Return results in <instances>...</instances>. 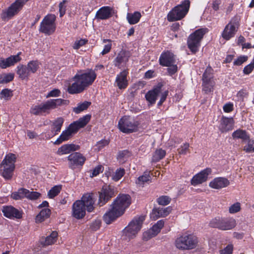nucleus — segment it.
Listing matches in <instances>:
<instances>
[{
  "mask_svg": "<svg viewBox=\"0 0 254 254\" xmlns=\"http://www.w3.org/2000/svg\"><path fill=\"white\" fill-rule=\"evenodd\" d=\"M96 76L95 71L91 69L78 71L72 78L73 82L68 87L67 92L71 94L82 92L93 84Z\"/></svg>",
  "mask_w": 254,
  "mask_h": 254,
  "instance_id": "nucleus-1",
  "label": "nucleus"
},
{
  "mask_svg": "<svg viewBox=\"0 0 254 254\" xmlns=\"http://www.w3.org/2000/svg\"><path fill=\"white\" fill-rule=\"evenodd\" d=\"M131 204V197L127 194H120L110 205L109 210L104 215V222L110 224L122 216Z\"/></svg>",
  "mask_w": 254,
  "mask_h": 254,
  "instance_id": "nucleus-2",
  "label": "nucleus"
},
{
  "mask_svg": "<svg viewBox=\"0 0 254 254\" xmlns=\"http://www.w3.org/2000/svg\"><path fill=\"white\" fill-rule=\"evenodd\" d=\"M68 103V101L61 98L50 99L40 104L32 106L30 112L36 116H46L49 114L51 110Z\"/></svg>",
  "mask_w": 254,
  "mask_h": 254,
  "instance_id": "nucleus-3",
  "label": "nucleus"
},
{
  "mask_svg": "<svg viewBox=\"0 0 254 254\" xmlns=\"http://www.w3.org/2000/svg\"><path fill=\"white\" fill-rule=\"evenodd\" d=\"M91 119V115H86L70 124L68 127L63 131L56 141V144H60L63 141L68 140L73 134L76 133L79 129L84 127Z\"/></svg>",
  "mask_w": 254,
  "mask_h": 254,
  "instance_id": "nucleus-4",
  "label": "nucleus"
},
{
  "mask_svg": "<svg viewBox=\"0 0 254 254\" xmlns=\"http://www.w3.org/2000/svg\"><path fill=\"white\" fill-rule=\"evenodd\" d=\"M163 84L158 83L151 90H149L145 94V98L148 103V106L154 105L158 97L160 100L157 103V106L159 108L166 100L169 94L168 90L163 89Z\"/></svg>",
  "mask_w": 254,
  "mask_h": 254,
  "instance_id": "nucleus-5",
  "label": "nucleus"
},
{
  "mask_svg": "<svg viewBox=\"0 0 254 254\" xmlns=\"http://www.w3.org/2000/svg\"><path fill=\"white\" fill-rule=\"evenodd\" d=\"M198 238L192 234H183L175 240V246L181 250H190L195 248L198 244Z\"/></svg>",
  "mask_w": 254,
  "mask_h": 254,
  "instance_id": "nucleus-6",
  "label": "nucleus"
},
{
  "mask_svg": "<svg viewBox=\"0 0 254 254\" xmlns=\"http://www.w3.org/2000/svg\"><path fill=\"white\" fill-rule=\"evenodd\" d=\"M190 6L189 0H185L180 4L174 7L168 14L167 20L169 22L178 21L183 18L187 14Z\"/></svg>",
  "mask_w": 254,
  "mask_h": 254,
  "instance_id": "nucleus-7",
  "label": "nucleus"
},
{
  "mask_svg": "<svg viewBox=\"0 0 254 254\" xmlns=\"http://www.w3.org/2000/svg\"><path fill=\"white\" fill-rule=\"evenodd\" d=\"M16 156L14 154L9 153L6 155L1 162L0 171L2 176L5 179H10L15 168L14 163Z\"/></svg>",
  "mask_w": 254,
  "mask_h": 254,
  "instance_id": "nucleus-8",
  "label": "nucleus"
},
{
  "mask_svg": "<svg viewBox=\"0 0 254 254\" xmlns=\"http://www.w3.org/2000/svg\"><path fill=\"white\" fill-rule=\"evenodd\" d=\"M206 32V29L200 28L195 30L189 36L187 41L188 47L193 54H195L198 51L201 41Z\"/></svg>",
  "mask_w": 254,
  "mask_h": 254,
  "instance_id": "nucleus-9",
  "label": "nucleus"
},
{
  "mask_svg": "<svg viewBox=\"0 0 254 254\" xmlns=\"http://www.w3.org/2000/svg\"><path fill=\"white\" fill-rule=\"evenodd\" d=\"M139 123L129 116H124L119 121L118 127L120 131L126 133H130L137 131Z\"/></svg>",
  "mask_w": 254,
  "mask_h": 254,
  "instance_id": "nucleus-10",
  "label": "nucleus"
},
{
  "mask_svg": "<svg viewBox=\"0 0 254 254\" xmlns=\"http://www.w3.org/2000/svg\"><path fill=\"white\" fill-rule=\"evenodd\" d=\"M209 226L221 230L226 231L233 229L236 226V221L233 218L215 217L209 222Z\"/></svg>",
  "mask_w": 254,
  "mask_h": 254,
  "instance_id": "nucleus-11",
  "label": "nucleus"
},
{
  "mask_svg": "<svg viewBox=\"0 0 254 254\" xmlns=\"http://www.w3.org/2000/svg\"><path fill=\"white\" fill-rule=\"evenodd\" d=\"M56 17L54 14L46 15L40 24V32L47 35L53 33L56 30Z\"/></svg>",
  "mask_w": 254,
  "mask_h": 254,
  "instance_id": "nucleus-12",
  "label": "nucleus"
},
{
  "mask_svg": "<svg viewBox=\"0 0 254 254\" xmlns=\"http://www.w3.org/2000/svg\"><path fill=\"white\" fill-rule=\"evenodd\" d=\"M25 3V0H16L5 11L2 13L3 19H9L17 14Z\"/></svg>",
  "mask_w": 254,
  "mask_h": 254,
  "instance_id": "nucleus-13",
  "label": "nucleus"
},
{
  "mask_svg": "<svg viewBox=\"0 0 254 254\" xmlns=\"http://www.w3.org/2000/svg\"><path fill=\"white\" fill-rule=\"evenodd\" d=\"M99 193L98 204L100 206H102L115 195V191L112 187L105 185L103 186Z\"/></svg>",
  "mask_w": 254,
  "mask_h": 254,
  "instance_id": "nucleus-14",
  "label": "nucleus"
},
{
  "mask_svg": "<svg viewBox=\"0 0 254 254\" xmlns=\"http://www.w3.org/2000/svg\"><path fill=\"white\" fill-rule=\"evenodd\" d=\"M67 158L69 162V167L72 169L78 166H82L86 160V158L79 152L72 153L68 155Z\"/></svg>",
  "mask_w": 254,
  "mask_h": 254,
  "instance_id": "nucleus-15",
  "label": "nucleus"
},
{
  "mask_svg": "<svg viewBox=\"0 0 254 254\" xmlns=\"http://www.w3.org/2000/svg\"><path fill=\"white\" fill-rule=\"evenodd\" d=\"M238 29V24L231 20L225 27L222 32L221 37L225 40H229L231 38L234 37Z\"/></svg>",
  "mask_w": 254,
  "mask_h": 254,
  "instance_id": "nucleus-16",
  "label": "nucleus"
},
{
  "mask_svg": "<svg viewBox=\"0 0 254 254\" xmlns=\"http://www.w3.org/2000/svg\"><path fill=\"white\" fill-rule=\"evenodd\" d=\"M211 173V169L207 168L201 171L199 173L194 175L191 180L190 183L195 186L206 182L208 178V176Z\"/></svg>",
  "mask_w": 254,
  "mask_h": 254,
  "instance_id": "nucleus-17",
  "label": "nucleus"
},
{
  "mask_svg": "<svg viewBox=\"0 0 254 254\" xmlns=\"http://www.w3.org/2000/svg\"><path fill=\"white\" fill-rule=\"evenodd\" d=\"M21 54V52H19L17 55L11 56L6 59L0 58V67L1 68H6L8 67L14 65L15 64L21 60V58L20 57Z\"/></svg>",
  "mask_w": 254,
  "mask_h": 254,
  "instance_id": "nucleus-18",
  "label": "nucleus"
},
{
  "mask_svg": "<svg viewBox=\"0 0 254 254\" xmlns=\"http://www.w3.org/2000/svg\"><path fill=\"white\" fill-rule=\"evenodd\" d=\"M175 55L170 51H164L159 58V64L164 66H170L175 64Z\"/></svg>",
  "mask_w": 254,
  "mask_h": 254,
  "instance_id": "nucleus-19",
  "label": "nucleus"
},
{
  "mask_svg": "<svg viewBox=\"0 0 254 254\" xmlns=\"http://www.w3.org/2000/svg\"><path fill=\"white\" fill-rule=\"evenodd\" d=\"M2 212L4 216L10 219H20L22 212L12 206H3Z\"/></svg>",
  "mask_w": 254,
  "mask_h": 254,
  "instance_id": "nucleus-20",
  "label": "nucleus"
},
{
  "mask_svg": "<svg viewBox=\"0 0 254 254\" xmlns=\"http://www.w3.org/2000/svg\"><path fill=\"white\" fill-rule=\"evenodd\" d=\"M83 204L84 207L86 208L88 212H92L94 209V204L95 198L93 193H86L83 195L81 200H78Z\"/></svg>",
  "mask_w": 254,
  "mask_h": 254,
  "instance_id": "nucleus-21",
  "label": "nucleus"
},
{
  "mask_svg": "<svg viewBox=\"0 0 254 254\" xmlns=\"http://www.w3.org/2000/svg\"><path fill=\"white\" fill-rule=\"evenodd\" d=\"M85 208L83 204L79 200H76L72 205V216L76 219L82 218L85 215Z\"/></svg>",
  "mask_w": 254,
  "mask_h": 254,
  "instance_id": "nucleus-22",
  "label": "nucleus"
},
{
  "mask_svg": "<svg viewBox=\"0 0 254 254\" xmlns=\"http://www.w3.org/2000/svg\"><path fill=\"white\" fill-rule=\"evenodd\" d=\"M234 121L233 118L223 116L220 120L219 129L222 132H226L233 128Z\"/></svg>",
  "mask_w": 254,
  "mask_h": 254,
  "instance_id": "nucleus-23",
  "label": "nucleus"
},
{
  "mask_svg": "<svg viewBox=\"0 0 254 254\" xmlns=\"http://www.w3.org/2000/svg\"><path fill=\"white\" fill-rule=\"evenodd\" d=\"M171 210V207L155 208L152 210L150 217L153 220H156L159 217H164L169 215Z\"/></svg>",
  "mask_w": 254,
  "mask_h": 254,
  "instance_id": "nucleus-24",
  "label": "nucleus"
},
{
  "mask_svg": "<svg viewBox=\"0 0 254 254\" xmlns=\"http://www.w3.org/2000/svg\"><path fill=\"white\" fill-rule=\"evenodd\" d=\"M80 146L74 144H66L59 147L56 154L59 156L70 153L71 152L78 150Z\"/></svg>",
  "mask_w": 254,
  "mask_h": 254,
  "instance_id": "nucleus-25",
  "label": "nucleus"
},
{
  "mask_svg": "<svg viewBox=\"0 0 254 254\" xmlns=\"http://www.w3.org/2000/svg\"><path fill=\"white\" fill-rule=\"evenodd\" d=\"M229 184V181L227 179L218 177L210 182L209 187L214 189H220L227 187Z\"/></svg>",
  "mask_w": 254,
  "mask_h": 254,
  "instance_id": "nucleus-26",
  "label": "nucleus"
},
{
  "mask_svg": "<svg viewBox=\"0 0 254 254\" xmlns=\"http://www.w3.org/2000/svg\"><path fill=\"white\" fill-rule=\"evenodd\" d=\"M129 56L126 51H121L114 61L116 66L120 68L128 61Z\"/></svg>",
  "mask_w": 254,
  "mask_h": 254,
  "instance_id": "nucleus-27",
  "label": "nucleus"
},
{
  "mask_svg": "<svg viewBox=\"0 0 254 254\" xmlns=\"http://www.w3.org/2000/svg\"><path fill=\"white\" fill-rule=\"evenodd\" d=\"M112 8L110 6H103L97 11L95 17L99 19H107L112 16Z\"/></svg>",
  "mask_w": 254,
  "mask_h": 254,
  "instance_id": "nucleus-28",
  "label": "nucleus"
},
{
  "mask_svg": "<svg viewBox=\"0 0 254 254\" xmlns=\"http://www.w3.org/2000/svg\"><path fill=\"white\" fill-rule=\"evenodd\" d=\"M127 73L126 70H124L117 76L116 82L118 87L120 89L126 88L128 85V81L127 78Z\"/></svg>",
  "mask_w": 254,
  "mask_h": 254,
  "instance_id": "nucleus-29",
  "label": "nucleus"
},
{
  "mask_svg": "<svg viewBox=\"0 0 254 254\" xmlns=\"http://www.w3.org/2000/svg\"><path fill=\"white\" fill-rule=\"evenodd\" d=\"M144 220L145 216L143 215L136 216L132 220L128 225H131V227L132 229H134L136 232L138 233L140 231Z\"/></svg>",
  "mask_w": 254,
  "mask_h": 254,
  "instance_id": "nucleus-30",
  "label": "nucleus"
},
{
  "mask_svg": "<svg viewBox=\"0 0 254 254\" xmlns=\"http://www.w3.org/2000/svg\"><path fill=\"white\" fill-rule=\"evenodd\" d=\"M17 74L22 80H27L30 76V73L26 66L23 64H19L17 66Z\"/></svg>",
  "mask_w": 254,
  "mask_h": 254,
  "instance_id": "nucleus-31",
  "label": "nucleus"
},
{
  "mask_svg": "<svg viewBox=\"0 0 254 254\" xmlns=\"http://www.w3.org/2000/svg\"><path fill=\"white\" fill-rule=\"evenodd\" d=\"M58 236V233L56 231H53L44 241H42L41 243L44 246L53 245L57 242Z\"/></svg>",
  "mask_w": 254,
  "mask_h": 254,
  "instance_id": "nucleus-32",
  "label": "nucleus"
},
{
  "mask_svg": "<svg viewBox=\"0 0 254 254\" xmlns=\"http://www.w3.org/2000/svg\"><path fill=\"white\" fill-rule=\"evenodd\" d=\"M131 225H128L123 231V237L126 240L133 238L137 233L134 229H132Z\"/></svg>",
  "mask_w": 254,
  "mask_h": 254,
  "instance_id": "nucleus-33",
  "label": "nucleus"
},
{
  "mask_svg": "<svg viewBox=\"0 0 254 254\" xmlns=\"http://www.w3.org/2000/svg\"><path fill=\"white\" fill-rule=\"evenodd\" d=\"M131 225H128L123 231V237L126 240L133 238L137 233L134 229H132Z\"/></svg>",
  "mask_w": 254,
  "mask_h": 254,
  "instance_id": "nucleus-34",
  "label": "nucleus"
},
{
  "mask_svg": "<svg viewBox=\"0 0 254 254\" xmlns=\"http://www.w3.org/2000/svg\"><path fill=\"white\" fill-rule=\"evenodd\" d=\"M141 17V13L138 11H135L133 13H128L127 15V20L130 24H135L138 23Z\"/></svg>",
  "mask_w": 254,
  "mask_h": 254,
  "instance_id": "nucleus-35",
  "label": "nucleus"
},
{
  "mask_svg": "<svg viewBox=\"0 0 254 254\" xmlns=\"http://www.w3.org/2000/svg\"><path fill=\"white\" fill-rule=\"evenodd\" d=\"M64 119L62 118H58L53 123L52 126V131L54 135H56L60 131L63 124Z\"/></svg>",
  "mask_w": 254,
  "mask_h": 254,
  "instance_id": "nucleus-36",
  "label": "nucleus"
},
{
  "mask_svg": "<svg viewBox=\"0 0 254 254\" xmlns=\"http://www.w3.org/2000/svg\"><path fill=\"white\" fill-rule=\"evenodd\" d=\"M51 214V210L49 208L43 209L36 216V222L40 223L48 218Z\"/></svg>",
  "mask_w": 254,
  "mask_h": 254,
  "instance_id": "nucleus-37",
  "label": "nucleus"
},
{
  "mask_svg": "<svg viewBox=\"0 0 254 254\" xmlns=\"http://www.w3.org/2000/svg\"><path fill=\"white\" fill-rule=\"evenodd\" d=\"M232 137L234 139H241L243 141H247L250 139L249 136L247 134L246 131L241 129L235 131L232 133Z\"/></svg>",
  "mask_w": 254,
  "mask_h": 254,
  "instance_id": "nucleus-38",
  "label": "nucleus"
},
{
  "mask_svg": "<svg viewBox=\"0 0 254 254\" xmlns=\"http://www.w3.org/2000/svg\"><path fill=\"white\" fill-rule=\"evenodd\" d=\"M40 64L38 61H31L28 63L26 66L30 73H35L39 70Z\"/></svg>",
  "mask_w": 254,
  "mask_h": 254,
  "instance_id": "nucleus-39",
  "label": "nucleus"
},
{
  "mask_svg": "<svg viewBox=\"0 0 254 254\" xmlns=\"http://www.w3.org/2000/svg\"><path fill=\"white\" fill-rule=\"evenodd\" d=\"M166 154V151L161 148L156 149L152 156V161L154 162L159 161L165 157Z\"/></svg>",
  "mask_w": 254,
  "mask_h": 254,
  "instance_id": "nucleus-40",
  "label": "nucleus"
},
{
  "mask_svg": "<svg viewBox=\"0 0 254 254\" xmlns=\"http://www.w3.org/2000/svg\"><path fill=\"white\" fill-rule=\"evenodd\" d=\"M26 189L21 188L17 191H15L11 193V197L13 199L18 200L26 197Z\"/></svg>",
  "mask_w": 254,
  "mask_h": 254,
  "instance_id": "nucleus-41",
  "label": "nucleus"
},
{
  "mask_svg": "<svg viewBox=\"0 0 254 254\" xmlns=\"http://www.w3.org/2000/svg\"><path fill=\"white\" fill-rule=\"evenodd\" d=\"M164 221L163 220H159L154 224L150 229L156 236L160 232L161 229L164 227Z\"/></svg>",
  "mask_w": 254,
  "mask_h": 254,
  "instance_id": "nucleus-42",
  "label": "nucleus"
},
{
  "mask_svg": "<svg viewBox=\"0 0 254 254\" xmlns=\"http://www.w3.org/2000/svg\"><path fill=\"white\" fill-rule=\"evenodd\" d=\"M14 78V74L9 73L0 75V84H5L11 81Z\"/></svg>",
  "mask_w": 254,
  "mask_h": 254,
  "instance_id": "nucleus-43",
  "label": "nucleus"
},
{
  "mask_svg": "<svg viewBox=\"0 0 254 254\" xmlns=\"http://www.w3.org/2000/svg\"><path fill=\"white\" fill-rule=\"evenodd\" d=\"M90 104V102L85 101L82 103L79 104L76 107L73 109V111L76 114H79L81 112L86 110Z\"/></svg>",
  "mask_w": 254,
  "mask_h": 254,
  "instance_id": "nucleus-44",
  "label": "nucleus"
},
{
  "mask_svg": "<svg viewBox=\"0 0 254 254\" xmlns=\"http://www.w3.org/2000/svg\"><path fill=\"white\" fill-rule=\"evenodd\" d=\"M62 187L61 186H55L48 192V196L50 198H53L57 196L61 191Z\"/></svg>",
  "mask_w": 254,
  "mask_h": 254,
  "instance_id": "nucleus-45",
  "label": "nucleus"
},
{
  "mask_svg": "<svg viewBox=\"0 0 254 254\" xmlns=\"http://www.w3.org/2000/svg\"><path fill=\"white\" fill-rule=\"evenodd\" d=\"M13 96L12 90L5 88L1 90L0 93V98L8 100Z\"/></svg>",
  "mask_w": 254,
  "mask_h": 254,
  "instance_id": "nucleus-46",
  "label": "nucleus"
},
{
  "mask_svg": "<svg viewBox=\"0 0 254 254\" xmlns=\"http://www.w3.org/2000/svg\"><path fill=\"white\" fill-rule=\"evenodd\" d=\"M213 69L210 66H208L205 69V72L202 75V80L211 81L212 78Z\"/></svg>",
  "mask_w": 254,
  "mask_h": 254,
  "instance_id": "nucleus-47",
  "label": "nucleus"
},
{
  "mask_svg": "<svg viewBox=\"0 0 254 254\" xmlns=\"http://www.w3.org/2000/svg\"><path fill=\"white\" fill-rule=\"evenodd\" d=\"M150 176L148 174H145L139 177L136 181V183L139 185H143L145 183L150 181Z\"/></svg>",
  "mask_w": 254,
  "mask_h": 254,
  "instance_id": "nucleus-48",
  "label": "nucleus"
},
{
  "mask_svg": "<svg viewBox=\"0 0 254 254\" xmlns=\"http://www.w3.org/2000/svg\"><path fill=\"white\" fill-rule=\"evenodd\" d=\"M125 174V170L124 169H118L115 173L112 175V179L115 181H118L121 179V178Z\"/></svg>",
  "mask_w": 254,
  "mask_h": 254,
  "instance_id": "nucleus-49",
  "label": "nucleus"
},
{
  "mask_svg": "<svg viewBox=\"0 0 254 254\" xmlns=\"http://www.w3.org/2000/svg\"><path fill=\"white\" fill-rule=\"evenodd\" d=\"M171 200V198L169 196L162 195L157 199V202L159 205H167L170 203Z\"/></svg>",
  "mask_w": 254,
  "mask_h": 254,
  "instance_id": "nucleus-50",
  "label": "nucleus"
},
{
  "mask_svg": "<svg viewBox=\"0 0 254 254\" xmlns=\"http://www.w3.org/2000/svg\"><path fill=\"white\" fill-rule=\"evenodd\" d=\"M41 194L36 191H30L26 189V197L30 200H36L40 197Z\"/></svg>",
  "mask_w": 254,
  "mask_h": 254,
  "instance_id": "nucleus-51",
  "label": "nucleus"
},
{
  "mask_svg": "<svg viewBox=\"0 0 254 254\" xmlns=\"http://www.w3.org/2000/svg\"><path fill=\"white\" fill-rule=\"evenodd\" d=\"M190 144L188 143H184L178 149V153L180 155H186L189 152Z\"/></svg>",
  "mask_w": 254,
  "mask_h": 254,
  "instance_id": "nucleus-52",
  "label": "nucleus"
},
{
  "mask_svg": "<svg viewBox=\"0 0 254 254\" xmlns=\"http://www.w3.org/2000/svg\"><path fill=\"white\" fill-rule=\"evenodd\" d=\"M103 43H105L108 42L109 43L104 46V49L101 52L102 55H104L110 52L112 48L111 40L110 39H104L103 40Z\"/></svg>",
  "mask_w": 254,
  "mask_h": 254,
  "instance_id": "nucleus-53",
  "label": "nucleus"
},
{
  "mask_svg": "<svg viewBox=\"0 0 254 254\" xmlns=\"http://www.w3.org/2000/svg\"><path fill=\"white\" fill-rule=\"evenodd\" d=\"M88 40L84 39L76 40L73 44L72 47L75 50L79 49L81 47L85 45Z\"/></svg>",
  "mask_w": 254,
  "mask_h": 254,
  "instance_id": "nucleus-54",
  "label": "nucleus"
},
{
  "mask_svg": "<svg viewBox=\"0 0 254 254\" xmlns=\"http://www.w3.org/2000/svg\"><path fill=\"white\" fill-rule=\"evenodd\" d=\"M241 204L240 202H236L231 205L229 208L230 213L234 214L238 212L241 210Z\"/></svg>",
  "mask_w": 254,
  "mask_h": 254,
  "instance_id": "nucleus-55",
  "label": "nucleus"
},
{
  "mask_svg": "<svg viewBox=\"0 0 254 254\" xmlns=\"http://www.w3.org/2000/svg\"><path fill=\"white\" fill-rule=\"evenodd\" d=\"M203 90L206 93H208L211 91L212 89V85L211 81L202 80Z\"/></svg>",
  "mask_w": 254,
  "mask_h": 254,
  "instance_id": "nucleus-56",
  "label": "nucleus"
},
{
  "mask_svg": "<svg viewBox=\"0 0 254 254\" xmlns=\"http://www.w3.org/2000/svg\"><path fill=\"white\" fill-rule=\"evenodd\" d=\"M248 140V144L244 147V151L247 153L254 152V140Z\"/></svg>",
  "mask_w": 254,
  "mask_h": 254,
  "instance_id": "nucleus-57",
  "label": "nucleus"
},
{
  "mask_svg": "<svg viewBox=\"0 0 254 254\" xmlns=\"http://www.w3.org/2000/svg\"><path fill=\"white\" fill-rule=\"evenodd\" d=\"M233 251V245L232 244L228 245L223 249L220 251V254H232Z\"/></svg>",
  "mask_w": 254,
  "mask_h": 254,
  "instance_id": "nucleus-58",
  "label": "nucleus"
},
{
  "mask_svg": "<svg viewBox=\"0 0 254 254\" xmlns=\"http://www.w3.org/2000/svg\"><path fill=\"white\" fill-rule=\"evenodd\" d=\"M61 91L58 89H54L50 91L47 95L46 96V98H48L51 97H57L60 96Z\"/></svg>",
  "mask_w": 254,
  "mask_h": 254,
  "instance_id": "nucleus-59",
  "label": "nucleus"
},
{
  "mask_svg": "<svg viewBox=\"0 0 254 254\" xmlns=\"http://www.w3.org/2000/svg\"><path fill=\"white\" fill-rule=\"evenodd\" d=\"M109 143L108 141L106 140H102L97 143L95 146V150H97L98 151H100L104 147L107 145Z\"/></svg>",
  "mask_w": 254,
  "mask_h": 254,
  "instance_id": "nucleus-60",
  "label": "nucleus"
},
{
  "mask_svg": "<svg viewBox=\"0 0 254 254\" xmlns=\"http://www.w3.org/2000/svg\"><path fill=\"white\" fill-rule=\"evenodd\" d=\"M155 236H156L149 229L143 233V239L145 241H148Z\"/></svg>",
  "mask_w": 254,
  "mask_h": 254,
  "instance_id": "nucleus-61",
  "label": "nucleus"
},
{
  "mask_svg": "<svg viewBox=\"0 0 254 254\" xmlns=\"http://www.w3.org/2000/svg\"><path fill=\"white\" fill-rule=\"evenodd\" d=\"M103 170V167L101 165H98L96 166L92 171L91 174H90L91 177H93L99 175L101 172H102Z\"/></svg>",
  "mask_w": 254,
  "mask_h": 254,
  "instance_id": "nucleus-62",
  "label": "nucleus"
},
{
  "mask_svg": "<svg viewBox=\"0 0 254 254\" xmlns=\"http://www.w3.org/2000/svg\"><path fill=\"white\" fill-rule=\"evenodd\" d=\"M168 68H167V71L169 74L170 75H172L176 73L178 71V66L177 64H173L170 66H167Z\"/></svg>",
  "mask_w": 254,
  "mask_h": 254,
  "instance_id": "nucleus-63",
  "label": "nucleus"
},
{
  "mask_svg": "<svg viewBox=\"0 0 254 254\" xmlns=\"http://www.w3.org/2000/svg\"><path fill=\"white\" fill-rule=\"evenodd\" d=\"M254 69V63H251L249 64L246 66L244 69L243 72L245 74H249Z\"/></svg>",
  "mask_w": 254,
  "mask_h": 254,
  "instance_id": "nucleus-64",
  "label": "nucleus"
}]
</instances>
